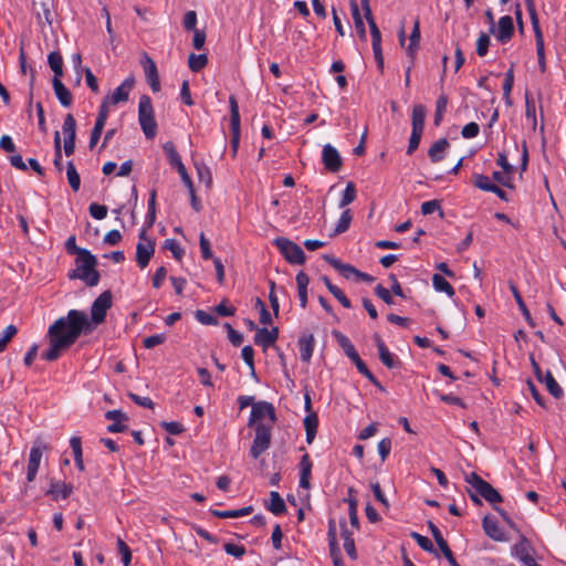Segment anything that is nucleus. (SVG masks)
Returning a JSON list of instances; mask_svg holds the SVG:
<instances>
[{
  "label": "nucleus",
  "instance_id": "nucleus-14",
  "mask_svg": "<svg viewBox=\"0 0 566 566\" xmlns=\"http://www.w3.org/2000/svg\"><path fill=\"white\" fill-rule=\"evenodd\" d=\"M155 253V241L154 240H147V243L145 242H138L136 245V261L140 269H145L150 259L153 258Z\"/></svg>",
  "mask_w": 566,
  "mask_h": 566
},
{
  "label": "nucleus",
  "instance_id": "nucleus-23",
  "mask_svg": "<svg viewBox=\"0 0 566 566\" xmlns=\"http://www.w3.org/2000/svg\"><path fill=\"white\" fill-rule=\"evenodd\" d=\"M535 35V44H536V54L538 60V67L542 73L546 71V60H545V45L544 38L541 30V27H532Z\"/></svg>",
  "mask_w": 566,
  "mask_h": 566
},
{
  "label": "nucleus",
  "instance_id": "nucleus-12",
  "mask_svg": "<svg viewBox=\"0 0 566 566\" xmlns=\"http://www.w3.org/2000/svg\"><path fill=\"white\" fill-rule=\"evenodd\" d=\"M513 555L518 558L525 566H541L531 555V545L525 536L513 546Z\"/></svg>",
  "mask_w": 566,
  "mask_h": 566
},
{
  "label": "nucleus",
  "instance_id": "nucleus-64",
  "mask_svg": "<svg viewBox=\"0 0 566 566\" xmlns=\"http://www.w3.org/2000/svg\"><path fill=\"white\" fill-rule=\"evenodd\" d=\"M223 548L227 554L237 558H241L245 554V547L243 545L226 543Z\"/></svg>",
  "mask_w": 566,
  "mask_h": 566
},
{
  "label": "nucleus",
  "instance_id": "nucleus-44",
  "mask_svg": "<svg viewBox=\"0 0 566 566\" xmlns=\"http://www.w3.org/2000/svg\"><path fill=\"white\" fill-rule=\"evenodd\" d=\"M208 64L207 54L190 53L188 57V66L192 72L201 71Z\"/></svg>",
  "mask_w": 566,
  "mask_h": 566
},
{
  "label": "nucleus",
  "instance_id": "nucleus-57",
  "mask_svg": "<svg viewBox=\"0 0 566 566\" xmlns=\"http://www.w3.org/2000/svg\"><path fill=\"white\" fill-rule=\"evenodd\" d=\"M346 501L348 502V514L350 524L352 526L358 528L359 520L357 515V500L355 497L349 496Z\"/></svg>",
  "mask_w": 566,
  "mask_h": 566
},
{
  "label": "nucleus",
  "instance_id": "nucleus-28",
  "mask_svg": "<svg viewBox=\"0 0 566 566\" xmlns=\"http://www.w3.org/2000/svg\"><path fill=\"white\" fill-rule=\"evenodd\" d=\"M312 460L307 453H305L300 462V485L304 489L310 488V478L312 474Z\"/></svg>",
  "mask_w": 566,
  "mask_h": 566
},
{
  "label": "nucleus",
  "instance_id": "nucleus-41",
  "mask_svg": "<svg viewBox=\"0 0 566 566\" xmlns=\"http://www.w3.org/2000/svg\"><path fill=\"white\" fill-rule=\"evenodd\" d=\"M66 177L72 190L74 192L78 191L81 187V178L73 161H69L66 165Z\"/></svg>",
  "mask_w": 566,
  "mask_h": 566
},
{
  "label": "nucleus",
  "instance_id": "nucleus-55",
  "mask_svg": "<svg viewBox=\"0 0 566 566\" xmlns=\"http://www.w3.org/2000/svg\"><path fill=\"white\" fill-rule=\"evenodd\" d=\"M42 15L48 24H52L54 20V0H45L41 2Z\"/></svg>",
  "mask_w": 566,
  "mask_h": 566
},
{
  "label": "nucleus",
  "instance_id": "nucleus-27",
  "mask_svg": "<svg viewBox=\"0 0 566 566\" xmlns=\"http://www.w3.org/2000/svg\"><path fill=\"white\" fill-rule=\"evenodd\" d=\"M510 285V290L515 298V302L520 308V311L522 312V315L524 316L525 321L527 322V324L531 326V327H534L535 326V322L534 319L532 318V315L517 289V286L515 285V283L513 282H510L509 283Z\"/></svg>",
  "mask_w": 566,
  "mask_h": 566
},
{
  "label": "nucleus",
  "instance_id": "nucleus-26",
  "mask_svg": "<svg viewBox=\"0 0 566 566\" xmlns=\"http://www.w3.org/2000/svg\"><path fill=\"white\" fill-rule=\"evenodd\" d=\"M350 360L355 364L357 370L365 376L375 387H377L379 390L384 391L385 388L380 384V381L375 377V375L368 369L367 365L364 363V360L360 358L358 353L350 358Z\"/></svg>",
  "mask_w": 566,
  "mask_h": 566
},
{
  "label": "nucleus",
  "instance_id": "nucleus-45",
  "mask_svg": "<svg viewBox=\"0 0 566 566\" xmlns=\"http://www.w3.org/2000/svg\"><path fill=\"white\" fill-rule=\"evenodd\" d=\"M352 220H353V216H352L350 210L349 209L344 210L337 221V224L334 229L333 234L336 235V234H340V233H344L345 231H347L350 226Z\"/></svg>",
  "mask_w": 566,
  "mask_h": 566
},
{
  "label": "nucleus",
  "instance_id": "nucleus-17",
  "mask_svg": "<svg viewBox=\"0 0 566 566\" xmlns=\"http://www.w3.org/2000/svg\"><path fill=\"white\" fill-rule=\"evenodd\" d=\"M50 348L42 353V359L48 361H55L60 358L61 353L69 349L66 340L57 339V337H49Z\"/></svg>",
  "mask_w": 566,
  "mask_h": 566
},
{
  "label": "nucleus",
  "instance_id": "nucleus-21",
  "mask_svg": "<svg viewBox=\"0 0 566 566\" xmlns=\"http://www.w3.org/2000/svg\"><path fill=\"white\" fill-rule=\"evenodd\" d=\"M482 526L485 532V534L496 542H503L505 541V536L503 531L500 528L497 521L494 517L491 516H484L482 521Z\"/></svg>",
  "mask_w": 566,
  "mask_h": 566
},
{
  "label": "nucleus",
  "instance_id": "nucleus-38",
  "mask_svg": "<svg viewBox=\"0 0 566 566\" xmlns=\"http://www.w3.org/2000/svg\"><path fill=\"white\" fill-rule=\"evenodd\" d=\"M265 507L275 515L283 514V497L277 491L270 493V501H265Z\"/></svg>",
  "mask_w": 566,
  "mask_h": 566
},
{
  "label": "nucleus",
  "instance_id": "nucleus-30",
  "mask_svg": "<svg viewBox=\"0 0 566 566\" xmlns=\"http://www.w3.org/2000/svg\"><path fill=\"white\" fill-rule=\"evenodd\" d=\"M163 149L167 156V159L169 161V165L172 167V168H176V170H179L181 169L182 167H185L182 160H181V157L180 155L178 154V151L176 150V147L174 145L172 142H166L164 145H163Z\"/></svg>",
  "mask_w": 566,
  "mask_h": 566
},
{
  "label": "nucleus",
  "instance_id": "nucleus-29",
  "mask_svg": "<svg viewBox=\"0 0 566 566\" xmlns=\"http://www.w3.org/2000/svg\"><path fill=\"white\" fill-rule=\"evenodd\" d=\"M450 144L447 138H440L434 142L428 150V156L432 163H439L443 159L446 150Z\"/></svg>",
  "mask_w": 566,
  "mask_h": 566
},
{
  "label": "nucleus",
  "instance_id": "nucleus-47",
  "mask_svg": "<svg viewBox=\"0 0 566 566\" xmlns=\"http://www.w3.org/2000/svg\"><path fill=\"white\" fill-rule=\"evenodd\" d=\"M473 178V185L483 191L492 192L496 186V184L492 182L485 175L475 174Z\"/></svg>",
  "mask_w": 566,
  "mask_h": 566
},
{
  "label": "nucleus",
  "instance_id": "nucleus-58",
  "mask_svg": "<svg viewBox=\"0 0 566 566\" xmlns=\"http://www.w3.org/2000/svg\"><path fill=\"white\" fill-rule=\"evenodd\" d=\"M164 249L169 250L172 253L174 258L178 261H180L184 255V250L180 248V245L175 239L165 240Z\"/></svg>",
  "mask_w": 566,
  "mask_h": 566
},
{
  "label": "nucleus",
  "instance_id": "nucleus-25",
  "mask_svg": "<svg viewBox=\"0 0 566 566\" xmlns=\"http://www.w3.org/2000/svg\"><path fill=\"white\" fill-rule=\"evenodd\" d=\"M73 492V486L65 482H51V486L46 494L51 495L53 500L67 499Z\"/></svg>",
  "mask_w": 566,
  "mask_h": 566
},
{
  "label": "nucleus",
  "instance_id": "nucleus-63",
  "mask_svg": "<svg viewBox=\"0 0 566 566\" xmlns=\"http://www.w3.org/2000/svg\"><path fill=\"white\" fill-rule=\"evenodd\" d=\"M88 211L90 214L96 220H102L107 216V207L95 202L90 205Z\"/></svg>",
  "mask_w": 566,
  "mask_h": 566
},
{
  "label": "nucleus",
  "instance_id": "nucleus-20",
  "mask_svg": "<svg viewBox=\"0 0 566 566\" xmlns=\"http://www.w3.org/2000/svg\"><path fill=\"white\" fill-rule=\"evenodd\" d=\"M285 261L293 264H303L305 262V253L300 245L285 239Z\"/></svg>",
  "mask_w": 566,
  "mask_h": 566
},
{
  "label": "nucleus",
  "instance_id": "nucleus-19",
  "mask_svg": "<svg viewBox=\"0 0 566 566\" xmlns=\"http://www.w3.org/2000/svg\"><path fill=\"white\" fill-rule=\"evenodd\" d=\"M279 337V328L274 327L269 331L266 327L259 328L254 336V343L256 345L262 346L263 348H268L272 346Z\"/></svg>",
  "mask_w": 566,
  "mask_h": 566
},
{
  "label": "nucleus",
  "instance_id": "nucleus-7",
  "mask_svg": "<svg viewBox=\"0 0 566 566\" xmlns=\"http://www.w3.org/2000/svg\"><path fill=\"white\" fill-rule=\"evenodd\" d=\"M324 260L328 262L335 270H337L339 273H342L346 279H349L350 275H355L357 280L364 281V282H373L374 277L367 273L360 272L359 270L355 269L350 264H345L340 262L338 259L334 258L333 255L325 254L323 255Z\"/></svg>",
  "mask_w": 566,
  "mask_h": 566
},
{
  "label": "nucleus",
  "instance_id": "nucleus-51",
  "mask_svg": "<svg viewBox=\"0 0 566 566\" xmlns=\"http://www.w3.org/2000/svg\"><path fill=\"white\" fill-rule=\"evenodd\" d=\"M17 333H18V328L13 324L8 325L3 329L2 336H0V354L6 350L7 345L17 335Z\"/></svg>",
  "mask_w": 566,
  "mask_h": 566
},
{
  "label": "nucleus",
  "instance_id": "nucleus-56",
  "mask_svg": "<svg viewBox=\"0 0 566 566\" xmlns=\"http://www.w3.org/2000/svg\"><path fill=\"white\" fill-rule=\"evenodd\" d=\"M490 36L489 34L482 32L479 38H478V41H476V54L479 56H485L488 51H489V45H490Z\"/></svg>",
  "mask_w": 566,
  "mask_h": 566
},
{
  "label": "nucleus",
  "instance_id": "nucleus-13",
  "mask_svg": "<svg viewBox=\"0 0 566 566\" xmlns=\"http://www.w3.org/2000/svg\"><path fill=\"white\" fill-rule=\"evenodd\" d=\"M494 34L496 40L502 44H505L509 41H511V39L514 35L513 18L511 15L501 17L497 23V29H495Z\"/></svg>",
  "mask_w": 566,
  "mask_h": 566
},
{
  "label": "nucleus",
  "instance_id": "nucleus-43",
  "mask_svg": "<svg viewBox=\"0 0 566 566\" xmlns=\"http://www.w3.org/2000/svg\"><path fill=\"white\" fill-rule=\"evenodd\" d=\"M525 116L527 119L532 120L533 129H535L537 125L536 106L528 91L525 92Z\"/></svg>",
  "mask_w": 566,
  "mask_h": 566
},
{
  "label": "nucleus",
  "instance_id": "nucleus-18",
  "mask_svg": "<svg viewBox=\"0 0 566 566\" xmlns=\"http://www.w3.org/2000/svg\"><path fill=\"white\" fill-rule=\"evenodd\" d=\"M42 459V449L40 447H32L29 455V463L27 469L28 482H33L38 474L40 462Z\"/></svg>",
  "mask_w": 566,
  "mask_h": 566
},
{
  "label": "nucleus",
  "instance_id": "nucleus-52",
  "mask_svg": "<svg viewBox=\"0 0 566 566\" xmlns=\"http://www.w3.org/2000/svg\"><path fill=\"white\" fill-rule=\"evenodd\" d=\"M118 553L122 556V562L124 566H129L132 563V551L129 546L120 538H117L116 542Z\"/></svg>",
  "mask_w": 566,
  "mask_h": 566
},
{
  "label": "nucleus",
  "instance_id": "nucleus-42",
  "mask_svg": "<svg viewBox=\"0 0 566 566\" xmlns=\"http://www.w3.org/2000/svg\"><path fill=\"white\" fill-rule=\"evenodd\" d=\"M410 536L423 551L433 554L436 557H439L438 551L434 548L432 542L427 536H423L417 532H411Z\"/></svg>",
  "mask_w": 566,
  "mask_h": 566
},
{
  "label": "nucleus",
  "instance_id": "nucleus-62",
  "mask_svg": "<svg viewBox=\"0 0 566 566\" xmlns=\"http://www.w3.org/2000/svg\"><path fill=\"white\" fill-rule=\"evenodd\" d=\"M492 179L503 187H506L510 189L514 188L513 177L505 175L503 171H494L492 174Z\"/></svg>",
  "mask_w": 566,
  "mask_h": 566
},
{
  "label": "nucleus",
  "instance_id": "nucleus-53",
  "mask_svg": "<svg viewBox=\"0 0 566 566\" xmlns=\"http://www.w3.org/2000/svg\"><path fill=\"white\" fill-rule=\"evenodd\" d=\"M355 199H356L355 185L353 182H348L343 192V197L339 201V207L344 208V207L348 206L349 203H352Z\"/></svg>",
  "mask_w": 566,
  "mask_h": 566
},
{
  "label": "nucleus",
  "instance_id": "nucleus-5",
  "mask_svg": "<svg viewBox=\"0 0 566 566\" xmlns=\"http://www.w3.org/2000/svg\"><path fill=\"white\" fill-rule=\"evenodd\" d=\"M138 122L147 139H153L157 135L158 125L155 119V111L151 99L148 95H142L138 104Z\"/></svg>",
  "mask_w": 566,
  "mask_h": 566
},
{
  "label": "nucleus",
  "instance_id": "nucleus-6",
  "mask_svg": "<svg viewBox=\"0 0 566 566\" xmlns=\"http://www.w3.org/2000/svg\"><path fill=\"white\" fill-rule=\"evenodd\" d=\"M112 307V292L109 290L99 294L92 304V322L96 325L105 321L107 311Z\"/></svg>",
  "mask_w": 566,
  "mask_h": 566
},
{
  "label": "nucleus",
  "instance_id": "nucleus-31",
  "mask_svg": "<svg viewBox=\"0 0 566 566\" xmlns=\"http://www.w3.org/2000/svg\"><path fill=\"white\" fill-rule=\"evenodd\" d=\"M304 428L306 432V442L311 444L315 439L317 427H318V417L316 412H310L304 418Z\"/></svg>",
  "mask_w": 566,
  "mask_h": 566
},
{
  "label": "nucleus",
  "instance_id": "nucleus-46",
  "mask_svg": "<svg viewBox=\"0 0 566 566\" xmlns=\"http://www.w3.org/2000/svg\"><path fill=\"white\" fill-rule=\"evenodd\" d=\"M63 134L65 138H71V140H75L76 138V120L72 114H66L64 118V123L62 126Z\"/></svg>",
  "mask_w": 566,
  "mask_h": 566
},
{
  "label": "nucleus",
  "instance_id": "nucleus-16",
  "mask_svg": "<svg viewBox=\"0 0 566 566\" xmlns=\"http://www.w3.org/2000/svg\"><path fill=\"white\" fill-rule=\"evenodd\" d=\"M145 57V75L147 83L149 84L153 92H159L160 91V82H159V75L158 70L156 66V63L147 55H144Z\"/></svg>",
  "mask_w": 566,
  "mask_h": 566
},
{
  "label": "nucleus",
  "instance_id": "nucleus-35",
  "mask_svg": "<svg viewBox=\"0 0 566 566\" xmlns=\"http://www.w3.org/2000/svg\"><path fill=\"white\" fill-rule=\"evenodd\" d=\"M427 108L422 104H417L412 108V130L423 132Z\"/></svg>",
  "mask_w": 566,
  "mask_h": 566
},
{
  "label": "nucleus",
  "instance_id": "nucleus-4",
  "mask_svg": "<svg viewBox=\"0 0 566 566\" xmlns=\"http://www.w3.org/2000/svg\"><path fill=\"white\" fill-rule=\"evenodd\" d=\"M465 481L472 486L474 492H470V499L481 504L479 496L483 497L491 504L500 503L503 501L502 495L489 482L484 481L478 473L471 472L465 476Z\"/></svg>",
  "mask_w": 566,
  "mask_h": 566
},
{
  "label": "nucleus",
  "instance_id": "nucleus-32",
  "mask_svg": "<svg viewBox=\"0 0 566 566\" xmlns=\"http://www.w3.org/2000/svg\"><path fill=\"white\" fill-rule=\"evenodd\" d=\"M253 512V507L251 505L244 506L239 510H227V511H219V510H210V513L219 518H238L242 516L250 515Z\"/></svg>",
  "mask_w": 566,
  "mask_h": 566
},
{
  "label": "nucleus",
  "instance_id": "nucleus-2",
  "mask_svg": "<svg viewBox=\"0 0 566 566\" xmlns=\"http://www.w3.org/2000/svg\"><path fill=\"white\" fill-rule=\"evenodd\" d=\"M94 329L86 313L78 310H70L66 316L57 318L48 331L49 337L66 340L71 347L82 334H90Z\"/></svg>",
  "mask_w": 566,
  "mask_h": 566
},
{
  "label": "nucleus",
  "instance_id": "nucleus-24",
  "mask_svg": "<svg viewBox=\"0 0 566 566\" xmlns=\"http://www.w3.org/2000/svg\"><path fill=\"white\" fill-rule=\"evenodd\" d=\"M298 349L301 359L305 363H308L314 350V337L312 334H303L298 338Z\"/></svg>",
  "mask_w": 566,
  "mask_h": 566
},
{
  "label": "nucleus",
  "instance_id": "nucleus-9",
  "mask_svg": "<svg viewBox=\"0 0 566 566\" xmlns=\"http://www.w3.org/2000/svg\"><path fill=\"white\" fill-rule=\"evenodd\" d=\"M230 104V115H231V144L233 149L235 150L239 145L240 139V113H239V105L234 97V95H231L229 98Z\"/></svg>",
  "mask_w": 566,
  "mask_h": 566
},
{
  "label": "nucleus",
  "instance_id": "nucleus-22",
  "mask_svg": "<svg viewBox=\"0 0 566 566\" xmlns=\"http://www.w3.org/2000/svg\"><path fill=\"white\" fill-rule=\"evenodd\" d=\"M52 85L55 96L61 103V105L64 107L71 106L73 103V96L69 88L62 83L61 78H53Z\"/></svg>",
  "mask_w": 566,
  "mask_h": 566
},
{
  "label": "nucleus",
  "instance_id": "nucleus-39",
  "mask_svg": "<svg viewBox=\"0 0 566 566\" xmlns=\"http://www.w3.org/2000/svg\"><path fill=\"white\" fill-rule=\"evenodd\" d=\"M48 62L54 73L53 78H61L63 76V59L59 52H51L48 56Z\"/></svg>",
  "mask_w": 566,
  "mask_h": 566
},
{
  "label": "nucleus",
  "instance_id": "nucleus-36",
  "mask_svg": "<svg viewBox=\"0 0 566 566\" xmlns=\"http://www.w3.org/2000/svg\"><path fill=\"white\" fill-rule=\"evenodd\" d=\"M333 335L349 359L357 354L355 346L346 335L342 334L338 331H334Z\"/></svg>",
  "mask_w": 566,
  "mask_h": 566
},
{
  "label": "nucleus",
  "instance_id": "nucleus-50",
  "mask_svg": "<svg viewBox=\"0 0 566 566\" xmlns=\"http://www.w3.org/2000/svg\"><path fill=\"white\" fill-rule=\"evenodd\" d=\"M447 105H448V96L444 94L440 95L437 99L436 114H434V119H433V123L436 126L440 125V123L443 118V114L447 111Z\"/></svg>",
  "mask_w": 566,
  "mask_h": 566
},
{
  "label": "nucleus",
  "instance_id": "nucleus-34",
  "mask_svg": "<svg viewBox=\"0 0 566 566\" xmlns=\"http://www.w3.org/2000/svg\"><path fill=\"white\" fill-rule=\"evenodd\" d=\"M409 45L407 48V55L410 57V61L415 62L417 50L420 41V23L419 20L415 21L413 29L411 31L409 38Z\"/></svg>",
  "mask_w": 566,
  "mask_h": 566
},
{
  "label": "nucleus",
  "instance_id": "nucleus-60",
  "mask_svg": "<svg viewBox=\"0 0 566 566\" xmlns=\"http://www.w3.org/2000/svg\"><path fill=\"white\" fill-rule=\"evenodd\" d=\"M195 317L199 323H201L203 325H218V323H219V321L216 316H213L202 310H198L195 313Z\"/></svg>",
  "mask_w": 566,
  "mask_h": 566
},
{
  "label": "nucleus",
  "instance_id": "nucleus-33",
  "mask_svg": "<svg viewBox=\"0 0 566 566\" xmlns=\"http://www.w3.org/2000/svg\"><path fill=\"white\" fill-rule=\"evenodd\" d=\"M310 283V279L306 273L303 271L298 272L296 275V284L298 291V300L300 305L305 308L307 304V286Z\"/></svg>",
  "mask_w": 566,
  "mask_h": 566
},
{
  "label": "nucleus",
  "instance_id": "nucleus-1",
  "mask_svg": "<svg viewBox=\"0 0 566 566\" xmlns=\"http://www.w3.org/2000/svg\"><path fill=\"white\" fill-rule=\"evenodd\" d=\"M276 421L275 408L271 402L256 401L251 409L248 427L255 430V437L250 449L253 459H258L270 448L272 428Z\"/></svg>",
  "mask_w": 566,
  "mask_h": 566
},
{
  "label": "nucleus",
  "instance_id": "nucleus-61",
  "mask_svg": "<svg viewBox=\"0 0 566 566\" xmlns=\"http://www.w3.org/2000/svg\"><path fill=\"white\" fill-rule=\"evenodd\" d=\"M224 328L228 332V338L231 342V344L235 347L240 346L243 343V335L235 331L231 324L226 323Z\"/></svg>",
  "mask_w": 566,
  "mask_h": 566
},
{
  "label": "nucleus",
  "instance_id": "nucleus-3",
  "mask_svg": "<svg viewBox=\"0 0 566 566\" xmlns=\"http://www.w3.org/2000/svg\"><path fill=\"white\" fill-rule=\"evenodd\" d=\"M76 269L69 272L70 280H82L87 286H96L101 275L96 270L97 259L91 251L81 252L75 259Z\"/></svg>",
  "mask_w": 566,
  "mask_h": 566
},
{
  "label": "nucleus",
  "instance_id": "nucleus-54",
  "mask_svg": "<svg viewBox=\"0 0 566 566\" xmlns=\"http://www.w3.org/2000/svg\"><path fill=\"white\" fill-rule=\"evenodd\" d=\"M54 166L61 171L63 169L62 166V147H61V137L60 133L55 132L54 134Z\"/></svg>",
  "mask_w": 566,
  "mask_h": 566
},
{
  "label": "nucleus",
  "instance_id": "nucleus-11",
  "mask_svg": "<svg viewBox=\"0 0 566 566\" xmlns=\"http://www.w3.org/2000/svg\"><path fill=\"white\" fill-rule=\"evenodd\" d=\"M105 418L107 420L113 421V423L107 426V431L111 433L125 432L128 429L126 422L128 421V416L122 410H108L105 413Z\"/></svg>",
  "mask_w": 566,
  "mask_h": 566
},
{
  "label": "nucleus",
  "instance_id": "nucleus-10",
  "mask_svg": "<svg viewBox=\"0 0 566 566\" xmlns=\"http://www.w3.org/2000/svg\"><path fill=\"white\" fill-rule=\"evenodd\" d=\"M322 160L325 168L331 172H337L343 166V160L335 147L327 144L323 147Z\"/></svg>",
  "mask_w": 566,
  "mask_h": 566
},
{
  "label": "nucleus",
  "instance_id": "nucleus-49",
  "mask_svg": "<svg viewBox=\"0 0 566 566\" xmlns=\"http://www.w3.org/2000/svg\"><path fill=\"white\" fill-rule=\"evenodd\" d=\"M195 166L199 180L210 188L212 185V174L210 168L203 163L196 164Z\"/></svg>",
  "mask_w": 566,
  "mask_h": 566
},
{
  "label": "nucleus",
  "instance_id": "nucleus-37",
  "mask_svg": "<svg viewBox=\"0 0 566 566\" xmlns=\"http://www.w3.org/2000/svg\"><path fill=\"white\" fill-rule=\"evenodd\" d=\"M543 382L545 384L548 392L556 399H559L560 397H563V389L562 387L558 385V382L555 380L553 374L551 370H547L546 374L544 375V379H543Z\"/></svg>",
  "mask_w": 566,
  "mask_h": 566
},
{
  "label": "nucleus",
  "instance_id": "nucleus-48",
  "mask_svg": "<svg viewBox=\"0 0 566 566\" xmlns=\"http://www.w3.org/2000/svg\"><path fill=\"white\" fill-rule=\"evenodd\" d=\"M379 359L380 361L387 367V368H396L399 366V361L395 359L394 355L389 352L387 346L382 347L380 346V349H378Z\"/></svg>",
  "mask_w": 566,
  "mask_h": 566
},
{
  "label": "nucleus",
  "instance_id": "nucleus-40",
  "mask_svg": "<svg viewBox=\"0 0 566 566\" xmlns=\"http://www.w3.org/2000/svg\"><path fill=\"white\" fill-rule=\"evenodd\" d=\"M432 284L436 291L444 292L450 297L454 296L455 294L452 285L440 274H433Z\"/></svg>",
  "mask_w": 566,
  "mask_h": 566
},
{
  "label": "nucleus",
  "instance_id": "nucleus-15",
  "mask_svg": "<svg viewBox=\"0 0 566 566\" xmlns=\"http://www.w3.org/2000/svg\"><path fill=\"white\" fill-rule=\"evenodd\" d=\"M134 84L135 77L133 75L128 76L118 87L115 88L111 96L107 95L111 104L116 105L118 103L127 102Z\"/></svg>",
  "mask_w": 566,
  "mask_h": 566
},
{
  "label": "nucleus",
  "instance_id": "nucleus-8",
  "mask_svg": "<svg viewBox=\"0 0 566 566\" xmlns=\"http://www.w3.org/2000/svg\"><path fill=\"white\" fill-rule=\"evenodd\" d=\"M361 7L370 29L373 52L379 54V49H381V33L373 17L369 0H361Z\"/></svg>",
  "mask_w": 566,
  "mask_h": 566
},
{
  "label": "nucleus",
  "instance_id": "nucleus-59",
  "mask_svg": "<svg viewBox=\"0 0 566 566\" xmlns=\"http://www.w3.org/2000/svg\"><path fill=\"white\" fill-rule=\"evenodd\" d=\"M160 426L172 436L181 434L185 431L184 424L178 421H163Z\"/></svg>",
  "mask_w": 566,
  "mask_h": 566
}]
</instances>
